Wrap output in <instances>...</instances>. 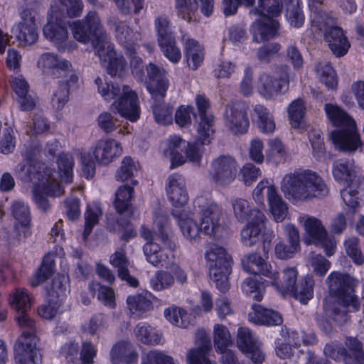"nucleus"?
I'll return each instance as SVG.
<instances>
[{
  "mask_svg": "<svg viewBox=\"0 0 364 364\" xmlns=\"http://www.w3.org/2000/svg\"><path fill=\"white\" fill-rule=\"evenodd\" d=\"M122 154L120 143L113 139H101L93 149V156L100 165H108Z\"/></svg>",
  "mask_w": 364,
  "mask_h": 364,
  "instance_id": "a878e982",
  "label": "nucleus"
},
{
  "mask_svg": "<svg viewBox=\"0 0 364 364\" xmlns=\"http://www.w3.org/2000/svg\"><path fill=\"white\" fill-rule=\"evenodd\" d=\"M108 23L114 29L118 43L132 54L134 51L136 43L141 38L140 33L134 31L126 21L117 18L109 20Z\"/></svg>",
  "mask_w": 364,
  "mask_h": 364,
  "instance_id": "b1692460",
  "label": "nucleus"
},
{
  "mask_svg": "<svg viewBox=\"0 0 364 364\" xmlns=\"http://www.w3.org/2000/svg\"><path fill=\"white\" fill-rule=\"evenodd\" d=\"M40 9L39 4L36 1L26 4V8L20 14L21 21L13 26L12 33L21 46H31L37 41L38 33L36 21Z\"/></svg>",
  "mask_w": 364,
  "mask_h": 364,
  "instance_id": "9d476101",
  "label": "nucleus"
},
{
  "mask_svg": "<svg viewBox=\"0 0 364 364\" xmlns=\"http://www.w3.org/2000/svg\"><path fill=\"white\" fill-rule=\"evenodd\" d=\"M316 72L320 81L327 87L333 89L336 87V74L328 62H319L316 66Z\"/></svg>",
  "mask_w": 364,
  "mask_h": 364,
  "instance_id": "8fccbe9b",
  "label": "nucleus"
},
{
  "mask_svg": "<svg viewBox=\"0 0 364 364\" xmlns=\"http://www.w3.org/2000/svg\"><path fill=\"white\" fill-rule=\"evenodd\" d=\"M258 7L252 12L260 16L277 17L283 9L282 0H258Z\"/></svg>",
  "mask_w": 364,
  "mask_h": 364,
  "instance_id": "de8ad7c7",
  "label": "nucleus"
},
{
  "mask_svg": "<svg viewBox=\"0 0 364 364\" xmlns=\"http://www.w3.org/2000/svg\"><path fill=\"white\" fill-rule=\"evenodd\" d=\"M326 282L331 295L323 300V311L326 316L338 324L348 320V312L356 311L360 308V301L353 294L355 280L348 274L333 272Z\"/></svg>",
  "mask_w": 364,
  "mask_h": 364,
  "instance_id": "f257e3e1",
  "label": "nucleus"
},
{
  "mask_svg": "<svg viewBox=\"0 0 364 364\" xmlns=\"http://www.w3.org/2000/svg\"><path fill=\"white\" fill-rule=\"evenodd\" d=\"M252 310L248 314V320L257 325L279 326L283 322L280 314L271 309L264 308L259 304H254Z\"/></svg>",
  "mask_w": 364,
  "mask_h": 364,
  "instance_id": "2f4dec72",
  "label": "nucleus"
},
{
  "mask_svg": "<svg viewBox=\"0 0 364 364\" xmlns=\"http://www.w3.org/2000/svg\"><path fill=\"white\" fill-rule=\"evenodd\" d=\"M314 280L311 275H306L294 287L289 294L301 303L306 304L314 296Z\"/></svg>",
  "mask_w": 364,
  "mask_h": 364,
  "instance_id": "79ce46f5",
  "label": "nucleus"
},
{
  "mask_svg": "<svg viewBox=\"0 0 364 364\" xmlns=\"http://www.w3.org/2000/svg\"><path fill=\"white\" fill-rule=\"evenodd\" d=\"M102 62H108L107 67V73L113 77H122L127 67V63L124 57L117 54L110 38L107 40L106 37L97 44L95 52Z\"/></svg>",
  "mask_w": 364,
  "mask_h": 364,
  "instance_id": "dca6fc26",
  "label": "nucleus"
},
{
  "mask_svg": "<svg viewBox=\"0 0 364 364\" xmlns=\"http://www.w3.org/2000/svg\"><path fill=\"white\" fill-rule=\"evenodd\" d=\"M112 109L132 122H136L141 112L136 92L130 87L125 88V93L112 103Z\"/></svg>",
  "mask_w": 364,
  "mask_h": 364,
  "instance_id": "6ab92c4d",
  "label": "nucleus"
},
{
  "mask_svg": "<svg viewBox=\"0 0 364 364\" xmlns=\"http://www.w3.org/2000/svg\"><path fill=\"white\" fill-rule=\"evenodd\" d=\"M255 23L254 32V41L260 42L273 38L278 28L279 22L273 18L262 16Z\"/></svg>",
  "mask_w": 364,
  "mask_h": 364,
  "instance_id": "4c0bfd02",
  "label": "nucleus"
},
{
  "mask_svg": "<svg viewBox=\"0 0 364 364\" xmlns=\"http://www.w3.org/2000/svg\"><path fill=\"white\" fill-rule=\"evenodd\" d=\"M138 355L131 343L119 341L111 348L109 358L112 364H129L136 363Z\"/></svg>",
  "mask_w": 364,
  "mask_h": 364,
  "instance_id": "e433bc0d",
  "label": "nucleus"
},
{
  "mask_svg": "<svg viewBox=\"0 0 364 364\" xmlns=\"http://www.w3.org/2000/svg\"><path fill=\"white\" fill-rule=\"evenodd\" d=\"M102 215V211L99 203H92L87 205V210L85 213V230L83 236L86 238L92 232L95 225L98 223L100 218Z\"/></svg>",
  "mask_w": 364,
  "mask_h": 364,
  "instance_id": "864d4df0",
  "label": "nucleus"
},
{
  "mask_svg": "<svg viewBox=\"0 0 364 364\" xmlns=\"http://www.w3.org/2000/svg\"><path fill=\"white\" fill-rule=\"evenodd\" d=\"M95 82L97 85L98 92L107 102H110L112 100H118L119 97H122L125 93V88H129L127 85L103 82L100 77H97Z\"/></svg>",
  "mask_w": 364,
  "mask_h": 364,
  "instance_id": "a19ab883",
  "label": "nucleus"
},
{
  "mask_svg": "<svg viewBox=\"0 0 364 364\" xmlns=\"http://www.w3.org/2000/svg\"><path fill=\"white\" fill-rule=\"evenodd\" d=\"M149 84L147 89L154 99L165 97L170 82L166 70L150 63L146 67Z\"/></svg>",
  "mask_w": 364,
  "mask_h": 364,
  "instance_id": "5701e85b",
  "label": "nucleus"
},
{
  "mask_svg": "<svg viewBox=\"0 0 364 364\" xmlns=\"http://www.w3.org/2000/svg\"><path fill=\"white\" fill-rule=\"evenodd\" d=\"M154 226V235L145 227L141 228V236L147 241L143 251L146 260L154 266H166L174 257L173 252L176 245L172 240L168 216L164 210L155 213Z\"/></svg>",
  "mask_w": 364,
  "mask_h": 364,
  "instance_id": "f03ea898",
  "label": "nucleus"
},
{
  "mask_svg": "<svg viewBox=\"0 0 364 364\" xmlns=\"http://www.w3.org/2000/svg\"><path fill=\"white\" fill-rule=\"evenodd\" d=\"M237 344L239 349L251 358L254 364H262L265 355L261 349L257 336L247 327L237 330Z\"/></svg>",
  "mask_w": 364,
  "mask_h": 364,
  "instance_id": "a211bd4d",
  "label": "nucleus"
},
{
  "mask_svg": "<svg viewBox=\"0 0 364 364\" xmlns=\"http://www.w3.org/2000/svg\"><path fill=\"white\" fill-rule=\"evenodd\" d=\"M154 28L158 43L176 38L171 20L166 15H160L154 20Z\"/></svg>",
  "mask_w": 364,
  "mask_h": 364,
  "instance_id": "a18cd8bd",
  "label": "nucleus"
},
{
  "mask_svg": "<svg viewBox=\"0 0 364 364\" xmlns=\"http://www.w3.org/2000/svg\"><path fill=\"white\" fill-rule=\"evenodd\" d=\"M198 125L197 132L199 138L202 140V144H208L210 141V136L214 133V117L213 115L205 116V117H198Z\"/></svg>",
  "mask_w": 364,
  "mask_h": 364,
  "instance_id": "680f3d73",
  "label": "nucleus"
},
{
  "mask_svg": "<svg viewBox=\"0 0 364 364\" xmlns=\"http://www.w3.org/2000/svg\"><path fill=\"white\" fill-rule=\"evenodd\" d=\"M65 80H59L51 98V105L56 110H61L69 100L70 90L77 87L79 77L77 73H71Z\"/></svg>",
  "mask_w": 364,
  "mask_h": 364,
  "instance_id": "c756f323",
  "label": "nucleus"
},
{
  "mask_svg": "<svg viewBox=\"0 0 364 364\" xmlns=\"http://www.w3.org/2000/svg\"><path fill=\"white\" fill-rule=\"evenodd\" d=\"M30 235L31 231L29 227L15 224L14 228L11 232L4 230L1 237L2 240L7 242L10 245H16L25 241Z\"/></svg>",
  "mask_w": 364,
  "mask_h": 364,
  "instance_id": "052dcab7",
  "label": "nucleus"
},
{
  "mask_svg": "<svg viewBox=\"0 0 364 364\" xmlns=\"http://www.w3.org/2000/svg\"><path fill=\"white\" fill-rule=\"evenodd\" d=\"M73 38L80 43H87L94 37L92 44L97 51V44L106 37L110 38L103 29L100 17L96 11H90L84 18L77 20L70 24Z\"/></svg>",
  "mask_w": 364,
  "mask_h": 364,
  "instance_id": "1a4fd4ad",
  "label": "nucleus"
},
{
  "mask_svg": "<svg viewBox=\"0 0 364 364\" xmlns=\"http://www.w3.org/2000/svg\"><path fill=\"white\" fill-rule=\"evenodd\" d=\"M89 289L104 305L114 308V293L112 288L102 285L97 282H92L89 284Z\"/></svg>",
  "mask_w": 364,
  "mask_h": 364,
  "instance_id": "49530a36",
  "label": "nucleus"
},
{
  "mask_svg": "<svg viewBox=\"0 0 364 364\" xmlns=\"http://www.w3.org/2000/svg\"><path fill=\"white\" fill-rule=\"evenodd\" d=\"M193 205L200 219L202 232L207 235H214L220 226L221 210L218 205L203 196L195 199Z\"/></svg>",
  "mask_w": 364,
  "mask_h": 364,
  "instance_id": "f8f14e48",
  "label": "nucleus"
},
{
  "mask_svg": "<svg viewBox=\"0 0 364 364\" xmlns=\"http://www.w3.org/2000/svg\"><path fill=\"white\" fill-rule=\"evenodd\" d=\"M172 215L176 219L178 225L183 236L190 242H196L202 232L200 226L193 220L186 208L173 209Z\"/></svg>",
  "mask_w": 364,
  "mask_h": 364,
  "instance_id": "c85d7f7f",
  "label": "nucleus"
},
{
  "mask_svg": "<svg viewBox=\"0 0 364 364\" xmlns=\"http://www.w3.org/2000/svg\"><path fill=\"white\" fill-rule=\"evenodd\" d=\"M127 303L131 313L138 316L152 308L151 301L142 294L129 296Z\"/></svg>",
  "mask_w": 364,
  "mask_h": 364,
  "instance_id": "5fc2aeb1",
  "label": "nucleus"
},
{
  "mask_svg": "<svg viewBox=\"0 0 364 364\" xmlns=\"http://www.w3.org/2000/svg\"><path fill=\"white\" fill-rule=\"evenodd\" d=\"M254 112L257 116V123L260 131L264 134L272 133L275 129V122L267 108L262 105H256Z\"/></svg>",
  "mask_w": 364,
  "mask_h": 364,
  "instance_id": "c03bdc74",
  "label": "nucleus"
},
{
  "mask_svg": "<svg viewBox=\"0 0 364 364\" xmlns=\"http://www.w3.org/2000/svg\"><path fill=\"white\" fill-rule=\"evenodd\" d=\"M325 40L333 54L336 57L345 55L350 46L343 30L338 26H333L326 31Z\"/></svg>",
  "mask_w": 364,
  "mask_h": 364,
  "instance_id": "72a5a7b5",
  "label": "nucleus"
},
{
  "mask_svg": "<svg viewBox=\"0 0 364 364\" xmlns=\"http://www.w3.org/2000/svg\"><path fill=\"white\" fill-rule=\"evenodd\" d=\"M188 142L183 139L180 136H170L166 142V148L164 154L169 157L171 161V168L180 166L186 162L184 156Z\"/></svg>",
  "mask_w": 364,
  "mask_h": 364,
  "instance_id": "473e14b6",
  "label": "nucleus"
},
{
  "mask_svg": "<svg viewBox=\"0 0 364 364\" xmlns=\"http://www.w3.org/2000/svg\"><path fill=\"white\" fill-rule=\"evenodd\" d=\"M137 171V164L130 156H126L123 159L115 177L117 181H124L133 177Z\"/></svg>",
  "mask_w": 364,
  "mask_h": 364,
  "instance_id": "0e129e2a",
  "label": "nucleus"
},
{
  "mask_svg": "<svg viewBox=\"0 0 364 364\" xmlns=\"http://www.w3.org/2000/svg\"><path fill=\"white\" fill-rule=\"evenodd\" d=\"M333 176L336 181L346 185L340 191L344 203L355 208L364 196V178L358 175L353 160L335 161Z\"/></svg>",
  "mask_w": 364,
  "mask_h": 364,
  "instance_id": "0eeeda50",
  "label": "nucleus"
},
{
  "mask_svg": "<svg viewBox=\"0 0 364 364\" xmlns=\"http://www.w3.org/2000/svg\"><path fill=\"white\" fill-rule=\"evenodd\" d=\"M267 202L269 211L277 223H282L288 215V205L278 193L276 187H268Z\"/></svg>",
  "mask_w": 364,
  "mask_h": 364,
  "instance_id": "c9c22d12",
  "label": "nucleus"
},
{
  "mask_svg": "<svg viewBox=\"0 0 364 364\" xmlns=\"http://www.w3.org/2000/svg\"><path fill=\"white\" fill-rule=\"evenodd\" d=\"M254 218L241 230L242 243L247 247H252L261 241L262 232L265 229L267 218L262 211H254Z\"/></svg>",
  "mask_w": 364,
  "mask_h": 364,
  "instance_id": "4be33fe9",
  "label": "nucleus"
},
{
  "mask_svg": "<svg viewBox=\"0 0 364 364\" xmlns=\"http://www.w3.org/2000/svg\"><path fill=\"white\" fill-rule=\"evenodd\" d=\"M184 50L189 68L193 70H197L204 60L203 48L196 40L188 38L185 42Z\"/></svg>",
  "mask_w": 364,
  "mask_h": 364,
  "instance_id": "ea45409f",
  "label": "nucleus"
},
{
  "mask_svg": "<svg viewBox=\"0 0 364 364\" xmlns=\"http://www.w3.org/2000/svg\"><path fill=\"white\" fill-rule=\"evenodd\" d=\"M11 304L17 311L16 319L18 325L28 329L22 332L16 343L15 353H38V338L35 335L36 323L27 314L31 306V299L28 291L25 289H16L11 296Z\"/></svg>",
  "mask_w": 364,
  "mask_h": 364,
  "instance_id": "423d86ee",
  "label": "nucleus"
},
{
  "mask_svg": "<svg viewBox=\"0 0 364 364\" xmlns=\"http://www.w3.org/2000/svg\"><path fill=\"white\" fill-rule=\"evenodd\" d=\"M286 17L289 23L296 28L304 22V16L301 9L300 0H287Z\"/></svg>",
  "mask_w": 364,
  "mask_h": 364,
  "instance_id": "3c124183",
  "label": "nucleus"
},
{
  "mask_svg": "<svg viewBox=\"0 0 364 364\" xmlns=\"http://www.w3.org/2000/svg\"><path fill=\"white\" fill-rule=\"evenodd\" d=\"M281 191L294 205L323 198L329 192L321 177L309 169H297L285 174L281 181Z\"/></svg>",
  "mask_w": 364,
  "mask_h": 364,
  "instance_id": "7ed1b4c3",
  "label": "nucleus"
},
{
  "mask_svg": "<svg viewBox=\"0 0 364 364\" xmlns=\"http://www.w3.org/2000/svg\"><path fill=\"white\" fill-rule=\"evenodd\" d=\"M133 191V187L128 185L121 186L117 189L115 194L114 205L116 210L119 214L123 213L129 208Z\"/></svg>",
  "mask_w": 364,
  "mask_h": 364,
  "instance_id": "6e6d98bb",
  "label": "nucleus"
},
{
  "mask_svg": "<svg viewBox=\"0 0 364 364\" xmlns=\"http://www.w3.org/2000/svg\"><path fill=\"white\" fill-rule=\"evenodd\" d=\"M83 8L82 0H52L48 14L58 20L73 18L81 16Z\"/></svg>",
  "mask_w": 364,
  "mask_h": 364,
  "instance_id": "cd10ccee",
  "label": "nucleus"
},
{
  "mask_svg": "<svg viewBox=\"0 0 364 364\" xmlns=\"http://www.w3.org/2000/svg\"><path fill=\"white\" fill-rule=\"evenodd\" d=\"M24 158L27 161L26 164H18L16 171L23 181H31L34 184L33 200L41 210L46 212L50 205L46 196L58 197L64 191L50 169L45 168L43 172L40 171L41 169H44L43 165L39 163L33 164V157L28 151L24 154Z\"/></svg>",
  "mask_w": 364,
  "mask_h": 364,
  "instance_id": "20e7f679",
  "label": "nucleus"
},
{
  "mask_svg": "<svg viewBox=\"0 0 364 364\" xmlns=\"http://www.w3.org/2000/svg\"><path fill=\"white\" fill-rule=\"evenodd\" d=\"M306 113V106L303 100L299 98L294 100L289 106L288 114L291 124L298 127L302 122Z\"/></svg>",
  "mask_w": 364,
  "mask_h": 364,
  "instance_id": "e2e57ef3",
  "label": "nucleus"
},
{
  "mask_svg": "<svg viewBox=\"0 0 364 364\" xmlns=\"http://www.w3.org/2000/svg\"><path fill=\"white\" fill-rule=\"evenodd\" d=\"M174 282V277L171 272L160 270L151 278L150 286L154 291H163L171 288Z\"/></svg>",
  "mask_w": 364,
  "mask_h": 364,
  "instance_id": "13d9d810",
  "label": "nucleus"
},
{
  "mask_svg": "<svg viewBox=\"0 0 364 364\" xmlns=\"http://www.w3.org/2000/svg\"><path fill=\"white\" fill-rule=\"evenodd\" d=\"M195 338L196 347L188 350L186 353L188 364H215L209 358L212 346L206 331L203 329L198 330Z\"/></svg>",
  "mask_w": 364,
  "mask_h": 364,
  "instance_id": "aec40b11",
  "label": "nucleus"
},
{
  "mask_svg": "<svg viewBox=\"0 0 364 364\" xmlns=\"http://www.w3.org/2000/svg\"><path fill=\"white\" fill-rule=\"evenodd\" d=\"M297 274L298 273L295 268H288L284 271L282 282H279L277 281L278 276L274 281L270 280V282L282 296H285L289 294L291 291H294Z\"/></svg>",
  "mask_w": 364,
  "mask_h": 364,
  "instance_id": "37998d69",
  "label": "nucleus"
},
{
  "mask_svg": "<svg viewBox=\"0 0 364 364\" xmlns=\"http://www.w3.org/2000/svg\"><path fill=\"white\" fill-rule=\"evenodd\" d=\"M205 257L209 265L210 279L221 292L229 289L228 276L232 271V259L226 250L218 245H212L206 251Z\"/></svg>",
  "mask_w": 364,
  "mask_h": 364,
  "instance_id": "6e6552de",
  "label": "nucleus"
},
{
  "mask_svg": "<svg viewBox=\"0 0 364 364\" xmlns=\"http://www.w3.org/2000/svg\"><path fill=\"white\" fill-rule=\"evenodd\" d=\"M125 247V245H122L112 254L109 257V263L117 269L118 276L122 280L126 281L131 287H136L139 285V282L129 274L128 267L130 263Z\"/></svg>",
  "mask_w": 364,
  "mask_h": 364,
  "instance_id": "7c9ffc66",
  "label": "nucleus"
},
{
  "mask_svg": "<svg viewBox=\"0 0 364 364\" xmlns=\"http://www.w3.org/2000/svg\"><path fill=\"white\" fill-rule=\"evenodd\" d=\"M134 334L137 341L149 346L161 343L163 338L157 330L146 322H140L136 326Z\"/></svg>",
  "mask_w": 364,
  "mask_h": 364,
  "instance_id": "58836bf2",
  "label": "nucleus"
},
{
  "mask_svg": "<svg viewBox=\"0 0 364 364\" xmlns=\"http://www.w3.org/2000/svg\"><path fill=\"white\" fill-rule=\"evenodd\" d=\"M299 221L313 243L323 247L328 257L334 254L335 240L333 237L328 235L326 229L318 218L304 215L299 218Z\"/></svg>",
  "mask_w": 364,
  "mask_h": 364,
  "instance_id": "ddd939ff",
  "label": "nucleus"
},
{
  "mask_svg": "<svg viewBox=\"0 0 364 364\" xmlns=\"http://www.w3.org/2000/svg\"><path fill=\"white\" fill-rule=\"evenodd\" d=\"M213 343L217 352H223L232 343L229 329L224 325L216 323L213 326Z\"/></svg>",
  "mask_w": 364,
  "mask_h": 364,
  "instance_id": "09e8293b",
  "label": "nucleus"
},
{
  "mask_svg": "<svg viewBox=\"0 0 364 364\" xmlns=\"http://www.w3.org/2000/svg\"><path fill=\"white\" fill-rule=\"evenodd\" d=\"M268 145L267 159L276 165L284 163L287 159V153L282 141L277 139H271Z\"/></svg>",
  "mask_w": 364,
  "mask_h": 364,
  "instance_id": "4d7b16f0",
  "label": "nucleus"
},
{
  "mask_svg": "<svg viewBox=\"0 0 364 364\" xmlns=\"http://www.w3.org/2000/svg\"><path fill=\"white\" fill-rule=\"evenodd\" d=\"M308 264L318 276H324L331 267V262L320 254H311Z\"/></svg>",
  "mask_w": 364,
  "mask_h": 364,
  "instance_id": "774afa93",
  "label": "nucleus"
},
{
  "mask_svg": "<svg viewBox=\"0 0 364 364\" xmlns=\"http://www.w3.org/2000/svg\"><path fill=\"white\" fill-rule=\"evenodd\" d=\"M324 109L335 127V129L331 132V138L335 146L343 151L357 150L362 142L354 119L337 105L326 104Z\"/></svg>",
  "mask_w": 364,
  "mask_h": 364,
  "instance_id": "39448f33",
  "label": "nucleus"
},
{
  "mask_svg": "<svg viewBox=\"0 0 364 364\" xmlns=\"http://www.w3.org/2000/svg\"><path fill=\"white\" fill-rule=\"evenodd\" d=\"M164 55L171 63H178L181 58L180 48L176 46V38L158 43Z\"/></svg>",
  "mask_w": 364,
  "mask_h": 364,
  "instance_id": "338daca9",
  "label": "nucleus"
},
{
  "mask_svg": "<svg viewBox=\"0 0 364 364\" xmlns=\"http://www.w3.org/2000/svg\"><path fill=\"white\" fill-rule=\"evenodd\" d=\"M235 218L240 223H244L254 218V211H259L258 209H251L249 202L243 198H235L231 202Z\"/></svg>",
  "mask_w": 364,
  "mask_h": 364,
  "instance_id": "603ef678",
  "label": "nucleus"
},
{
  "mask_svg": "<svg viewBox=\"0 0 364 364\" xmlns=\"http://www.w3.org/2000/svg\"><path fill=\"white\" fill-rule=\"evenodd\" d=\"M166 190L173 209L186 208L185 206L189 198L186 181L182 175L178 173L170 175L166 180Z\"/></svg>",
  "mask_w": 364,
  "mask_h": 364,
  "instance_id": "412c9836",
  "label": "nucleus"
},
{
  "mask_svg": "<svg viewBox=\"0 0 364 364\" xmlns=\"http://www.w3.org/2000/svg\"><path fill=\"white\" fill-rule=\"evenodd\" d=\"M242 291L255 300L260 301L264 291V284L256 279L249 277L245 279L242 285Z\"/></svg>",
  "mask_w": 364,
  "mask_h": 364,
  "instance_id": "69168bd1",
  "label": "nucleus"
},
{
  "mask_svg": "<svg viewBox=\"0 0 364 364\" xmlns=\"http://www.w3.org/2000/svg\"><path fill=\"white\" fill-rule=\"evenodd\" d=\"M289 68L287 65L277 68L273 75L262 73L259 77L258 91L267 100L287 92L289 85Z\"/></svg>",
  "mask_w": 364,
  "mask_h": 364,
  "instance_id": "9b49d317",
  "label": "nucleus"
},
{
  "mask_svg": "<svg viewBox=\"0 0 364 364\" xmlns=\"http://www.w3.org/2000/svg\"><path fill=\"white\" fill-rule=\"evenodd\" d=\"M27 151L29 153V155L33 157V164L39 163L43 165V168H48V167H46L43 164L36 161V158L40 152L38 148L33 149L31 147L29 149H27L26 151L23 154V156ZM57 164L58 166V173L55 172V171H53L50 168H49V169L51 170L53 176L56 178L57 181L58 178L56 176L60 177L61 180L65 181V183H70L73 179L74 166V160L73 156L68 153H62L58 157ZM43 171H45V169L40 170V171L41 172H43Z\"/></svg>",
  "mask_w": 364,
  "mask_h": 364,
  "instance_id": "393cba45",
  "label": "nucleus"
},
{
  "mask_svg": "<svg viewBox=\"0 0 364 364\" xmlns=\"http://www.w3.org/2000/svg\"><path fill=\"white\" fill-rule=\"evenodd\" d=\"M38 66L43 73L54 78H65L71 73H77L70 61L53 53L42 54L38 61Z\"/></svg>",
  "mask_w": 364,
  "mask_h": 364,
  "instance_id": "f3484780",
  "label": "nucleus"
},
{
  "mask_svg": "<svg viewBox=\"0 0 364 364\" xmlns=\"http://www.w3.org/2000/svg\"><path fill=\"white\" fill-rule=\"evenodd\" d=\"M11 214L18 222L16 225L29 227L31 221L30 210L23 201H14L11 206Z\"/></svg>",
  "mask_w": 364,
  "mask_h": 364,
  "instance_id": "bf43d9fd",
  "label": "nucleus"
},
{
  "mask_svg": "<svg viewBox=\"0 0 364 364\" xmlns=\"http://www.w3.org/2000/svg\"><path fill=\"white\" fill-rule=\"evenodd\" d=\"M247 106L244 102H231L223 114L224 124L227 129L234 135L246 133L250 127L247 116Z\"/></svg>",
  "mask_w": 364,
  "mask_h": 364,
  "instance_id": "2eb2a0df",
  "label": "nucleus"
},
{
  "mask_svg": "<svg viewBox=\"0 0 364 364\" xmlns=\"http://www.w3.org/2000/svg\"><path fill=\"white\" fill-rule=\"evenodd\" d=\"M247 272L255 274H262L270 280L274 281L278 277V272L273 269L272 265L266 262L260 255L252 253L247 257V264H243Z\"/></svg>",
  "mask_w": 364,
  "mask_h": 364,
  "instance_id": "f704fd0d",
  "label": "nucleus"
},
{
  "mask_svg": "<svg viewBox=\"0 0 364 364\" xmlns=\"http://www.w3.org/2000/svg\"><path fill=\"white\" fill-rule=\"evenodd\" d=\"M43 32L44 36L59 50H64L66 48L68 32L63 23V19H55L48 14V22L44 26Z\"/></svg>",
  "mask_w": 364,
  "mask_h": 364,
  "instance_id": "bb28decb",
  "label": "nucleus"
},
{
  "mask_svg": "<svg viewBox=\"0 0 364 364\" xmlns=\"http://www.w3.org/2000/svg\"><path fill=\"white\" fill-rule=\"evenodd\" d=\"M237 174V164L232 156L222 155L210 164V179L216 186L228 187L235 180Z\"/></svg>",
  "mask_w": 364,
  "mask_h": 364,
  "instance_id": "4468645a",
  "label": "nucleus"
}]
</instances>
